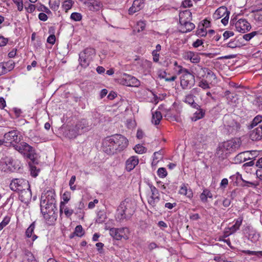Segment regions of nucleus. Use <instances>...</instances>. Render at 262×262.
Instances as JSON below:
<instances>
[{
    "mask_svg": "<svg viewBox=\"0 0 262 262\" xmlns=\"http://www.w3.org/2000/svg\"><path fill=\"white\" fill-rule=\"evenodd\" d=\"M241 143L237 139H232L220 143L216 151L219 158L224 159L230 154L235 151L240 147Z\"/></svg>",
    "mask_w": 262,
    "mask_h": 262,
    "instance_id": "f257e3e1",
    "label": "nucleus"
},
{
    "mask_svg": "<svg viewBox=\"0 0 262 262\" xmlns=\"http://www.w3.org/2000/svg\"><path fill=\"white\" fill-rule=\"evenodd\" d=\"M13 147L24 157L34 162L36 159V153L34 148L25 142H20L17 144H14Z\"/></svg>",
    "mask_w": 262,
    "mask_h": 262,
    "instance_id": "f03ea898",
    "label": "nucleus"
},
{
    "mask_svg": "<svg viewBox=\"0 0 262 262\" xmlns=\"http://www.w3.org/2000/svg\"><path fill=\"white\" fill-rule=\"evenodd\" d=\"M180 70L178 71L179 74H182L181 76V86L183 89H190L195 83L194 76L190 73L188 70L179 66Z\"/></svg>",
    "mask_w": 262,
    "mask_h": 262,
    "instance_id": "7ed1b4c3",
    "label": "nucleus"
},
{
    "mask_svg": "<svg viewBox=\"0 0 262 262\" xmlns=\"http://www.w3.org/2000/svg\"><path fill=\"white\" fill-rule=\"evenodd\" d=\"M55 193L53 190H49L43 193L41 196L40 208H55Z\"/></svg>",
    "mask_w": 262,
    "mask_h": 262,
    "instance_id": "20e7f679",
    "label": "nucleus"
},
{
    "mask_svg": "<svg viewBox=\"0 0 262 262\" xmlns=\"http://www.w3.org/2000/svg\"><path fill=\"white\" fill-rule=\"evenodd\" d=\"M95 54V50L91 48L85 49L79 54V64L83 68H86L90 63L92 55Z\"/></svg>",
    "mask_w": 262,
    "mask_h": 262,
    "instance_id": "39448f33",
    "label": "nucleus"
},
{
    "mask_svg": "<svg viewBox=\"0 0 262 262\" xmlns=\"http://www.w3.org/2000/svg\"><path fill=\"white\" fill-rule=\"evenodd\" d=\"M40 210L46 223L49 225L54 224L57 217L55 213L57 210L56 207H43L40 208Z\"/></svg>",
    "mask_w": 262,
    "mask_h": 262,
    "instance_id": "423d86ee",
    "label": "nucleus"
},
{
    "mask_svg": "<svg viewBox=\"0 0 262 262\" xmlns=\"http://www.w3.org/2000/svg\"><path fill=\"white\" fill-rule=\"evenodd\" d=\"M10 188L14 191L18 192L30 187L28 181L24 179H13L9 185Z\"/></svg>",
    "mask_w": 262,
    "mask_h": 262,
    "instance_id": "0eeeda50",
    "label": "nucleus"
},
{
    "mask_svg": "<svg viewBox=\"0 0 262 262\" xmlns=\"http://www.w3.org/2000/svg\"><path fill=\"white\" fill-rule=\"evenodd\" d=\"M4 138L5 143H10L12 146L14 144L19 143L22 140V136L17 130H12L5 133Z\"/></svg>",
    "mask_w": 262,
    "mask_h": 262,
    "instance_id": "6e6552de",
    "label": "nucleus"
},
{
    "mask_svg": "<svg viewBox=\"0 0 262 262\" xmlns=\"http://www.w3.org/2000/svg\"><path fill=\"white\" fill-rule=\"evenodd\" d=\"M224 125L229 134H233L240 128V124L229 116L224 118Z\"/></svg>",
    "mask_w": 262,
    "mask_h": 262,
    "instance_id": "1a4fd4ad",
    "label": "nucleus"
},
{
    "mask_svg": "<svg viewBox=\"0 0 262 262\" xmlns=\"http://www.w3.org/2000/svg\"><path fill=\"white\" fill-rule=\"evenodd\" d=\"M113 140L118 151H122L126 148L128 145L127 139L121 135L116 134L113 136Z\"/></svg>",
    "mask_w": 262,
    "mask_h": 262,
    "instance_id": "9d476101",
    "label": "nucleus"
},
{
    "mask_svg": "<svg viewBox=\"0 0 262 262\" xmlns=\"http://www.w3.org/2000/svg\"><path fill=\"white\" fill-rule=\"evenodd\" d=\"M120 83L127 86L138 87L140 82L136 77L128 74H124L120 79Z\"/></svg>",
    "mask_w": 262,
    "mask_h": 262,
    "instance_id": "9b49d317",
    "label": "nucleus"
},
{
    "mask_svg": "<svg viewBox=\"0 0 262 262\" xmlns=\"http://www.w3.org/2000/svg\"><path fill=\"white\" fill-rule=\"evenodd\" d=\"M113 142V136L109 138H107L103 143V151L108 155H113L117 151V147L115 146Z\"/></svg>",
    "mask_w": 262,
    "mask_h": 262,
    "instance_id": "f8f14e48",
    "label": "nucleus"
},
{
    "mask_svg": "<svg viewBox=\"0 0 262 262\" xmlns=\"http://www.w3.org/2000/svg\"><path fill=\"white\" fill-rule=\"evenodd\" d=\"M118 208L124 210L125 212H126L128 216L133 215L135 212V208L133 203L129 200L127 199L122 201Z\"/></svg>",
    "mask_w": 262,
    "mask_h": 262,
    "instance_id": "ddd939ff",
    "label": "nucleus"
},
{
    "mask_svg": "<svg viewBox=\"0 0 262 262\" xmlns=\"http://www.w3.org/2000/svg\"><path fill=\"white\" fill-rule=\"evenodd\" d=\"M235 27L237 31L241 33H245L251 29L250 24L245 19H239L235 24Z\"/></svg>",
    "mask_w": 262,
    "mask_h": 262,
    "instance_id": "4468645a",
    "label": "nucleus"
},
{
    "mask_svg": "<svg viewBox=\"0 0 262 262\" xmlns=\"http://www.w3.org/2000/svg\"><path fill=\"white\" fill-rule=\"evenodd\" d=\"M244 233L248 239L250 240L252 243H256L259 239V233L250 226H247L245 228Z\"/></svg>",
    "mask_w": 262,
    "mask_h": 262,
    "instance_id": "2eb2a0df",
    "label": "nucleus"
},
{
    "mask_svg": "<svg viewBox=\"0 0 262 262\" xmlns=\"http://www.w3.org/2000/svg\"><path fill=\"white\" fill-rule=\"evenodd\" d=\"M125 230H127V228H111L110 229V234L114 239L116 240H120L125 235Z\"/></svg>",
    "mask_w": 262,
    "mask_h": 262,
    "instance_id": "dca6fc26",
    "label": "nucleus"
},
{
    "mask_svg": "<svg viewBox=\"0 0 262 262\" xmlns=\"http://www.w3.org/2000/svg\"><path fill=\"white\" fill-rule=\"evenodd\" d=\"M199 68L201 70V72H202L200 76H205L206 80L210 83L216 80V75L210 69L201 67H199Z\"/></svg>",
    "mask_w": 262,
    "mask_h": 262,
    "instance_id": "f3484780",
    "label": "nucleus"
},
{
    "mask_svg": "<svg viewBox=\"0 0 262 262\" xmlns=\"http://www.w3.org/2000/svg\"><path fill=\"white\" fill-rule=\"evenodd\" d=\"M75 128L78 130L80 134L90 130L91 128V125L89 124L88 121L85 119H81L78 121Z\"/></svg>",
    "mask_w": 262,
    "mask_h": 262,
    "instance_id": "a211bd4d",
    "label": "nucleus"
},
{
    "mask_svg": "<svg viewBox=\"0 0 262 262\" xmlns=\"http://www.w3.org/2000/svg\"><path fill=\"white\" fill-rule=\"evenodd\" d=\"M200 54L192 51H187L184 53L183 57L185 60H189L192 63H198L200 61Z\"/></svg>",
    "mask_w": 262,
    "mask_h": 262,
    "instance_id": "6ab92c4d",
    "label": "nucleus"
},
{
    "mask_svg": "<svg viewBox=\"0 0 262 262\" xmlns=\"http://www.w3.org/2000/svg\"><path fill=\"white\" fill-rule=\"evenodd\" d=\"M249 137L252 141H259L262 139V124L251 130L249 132Z\"/></svg>",
    "mask_w": 262,
    "mask_h": 262,
    "instance_id": "aec40b11",
    "label": "nucleus"
},
{
    "mask_svg": "<svg viewBox=\"0 0 262 262\" xmlns=\"http://www.w3.org/2000/svg\"><path fill=\"white\" fill-rule=\"evenodd\" d=\"M147 201L149 205H150L155 210H160L164 204L163 201H162V203H159L160 198L159 196H150L148 197Z\"/></svg>",
    "mask_w": 262,
    "mask_h": 262,
    "instance_id": "412c9836",
    "label": "nucleus"
},
{
    "mask_svg": "<svg viewBox=\"0 0 262 262\" xmlns=\"http://www.w3.org/2000/svg\"><path fill=\"white\" fill-rule=\"evenodd\" d=\"M253 152L255 153V151L251 150L241 152L236 156L235 157V161L236 163H241L247 160H250L252 159V158L248 156L247 154H252Z\"/></svg>",
    "mask_w": 262,
    "mask_h": 262,
    "instance_id": "4be33fe9",
    "label": "nucleus"
},
{
    "mask_svg": "<svg viewBox=\"0 0 262 262\" xmlns=\"http://www.w3.org/2000/svg\"><path fill=\"white\" fill-rule=\"evenodd\" d=\"M195 28V25L190 21L180 23L179 31L182 33H187L191 31Z\"/></svg>",
    "mask_w": 262,
    "mask_h": 262,
    "instance_id": "5701e85b",
    "label": "nucleus"
},
{
    "mask_svg": "<svg viewBox=\"0 0 262 262\" xmlns=\"http://www.w3.org/2000/svg\"><path fill=\"white\" fill-rule=\"evenodd\" d=\"M143 7V0H135L132 6L128 10V13L129 14H133L135 12L140 11Z\"/></svg>",
    "mask_w": 262,
    "mask_h": 262,
    "instance_id": "b1692460",
    "label": "nucleus"
},
{
    "mask_svg": "<svg viewBox=\"0 0 262 262\" xmlns=\"http://www.w3.org/2000/svg\"><path fill=\"white\" fill-rule=\"evenodd\" d=\"M18 192L19 193V200L22 202L26 203L31 198L32 193L30 189V187L26 189H25V190L23 189L22 190H20L18 191Z\"/></svg>",
    "mask_w": 262,
    "mask_h": 262,
    "instance_id": "393cba45",
    "label": "nucleus"
},
{
    "mask_svg": "<svg viewBox=\"0 0 262 262\" xmlns=\"http://www.w3.org/2000/svg\"><path fill=\"white\" fill-rule=\"evenodd\" d=\"M139 163V159L137 156H132L126 161V169L127 171L133 170Z\"/></svg>",
    "mask_w": 262,
    "mask_h": 262,
    "instance_id": "a878e982",
    "label": "nucleus"
},
{
    "mask_svg": "<svg viewBox=\"0 0 262 262\" xmlns=\"http://www.w3.org/2000/svg\"><path fill=\"white\" fill-rule=\"evenodd\" d=\"M179 23L190 21L192 19L191 12L189 10L180 12L179 13Z\"/></svg>",
    "mask_w": 262,
    "mask_h": 262,
    "instance_id": "bb28decb",
    "label": "nucleus"
},
{
    "mask_svg": "<svg viewBox=\"0 0 262 262\" xmlns=\"http://www.w3.org/2000/svg\"><path fill=\"white\" fill-rule=\"evenodd\" d=\"M126 213V212H125L124 210L118 208L116 216V220L120 222L129 220L132 215L128 216Z\"/></svg>",
    "mask_w": 262,
    "mask_h": 262,
    "instance_id": "cd10ccee",
    "label": "nucleus"
},
{
    "mask_svg": "<svg viewBox=\"0 0 262 262\" xmlns=\"http://www.w3.org/2000/svg\"><path fill=\"white\" fill-rule=\"evenodd\" d=\"M88 6L90 10L93 11H99L103 6L102 4L96 0H91L88 3Z\"/></svg>",
    "mask_w": 262,
    "mask_h": 262,
    "instance_id": "c85d7f7f",
    "label": "nucleus"
},
{
    "mask_svg": "<svg viewBox=\"0 0 262 262\" xmlns=\"http://www.w3.org/2000/svg\"><path fill=\"white\" fill-rule=\"evenodd\" d=\"M64 211V213L67 217H70L74 213V211L72 209H69L66 206L64 202H60V214H61Z\"/></svg>",
    "mask_w": 262,
    "mask_h": 262,
    "instance_id": "c756f323",
    "label": "nucleus"
},
{
    "mask_svg": "<svg viewBox=\"0 0 262 262\" xmlns=\"http://www.w3.org/2000/svg\"><path fill=\"white\" fill-rule=\"evenodd\" d=\"M184 102L189 104L193 108H199V105L194 102V96L192 94H188L185 96Z\"/></svg>",
    "mask_w": 262,
    "mask_h": 262,
    "instance_id": "7c9ffc66",
    "label": "nucleus"
},
{
    "mask_svg": "<svg viewBox=\"0 0 262 262\" xmlns=\"http://www.w3.org/2000/svg\"><path fill=\"white\" fill-rule=\"evenodd\" d=\"M162 118V116L160 111H156L152 113L151 122L155 125H158Z\"/></svg>",
    "mask_w": 262,
    "mask_h": 262,
    "instance_id": "2f4dec72",
    "label": "nucleus"
},
{
    "mask_svg": "<svg viewBox=\"0 0 262 262\" xmlns=\"http://www.w3.org/2000/svg\"><path fill=\"white\" fill-rule=\"evenodd\" d=\"M179 193L185 195L188 198H191L193 196V192L191 189H187V187L184 184L180 188Z\"/></svg>",
    "mask_w": 262,
    "mask_h": 262,
    "instance_id": "473e14b6",
    "label": "nucleus"
},
{
    "mask_svg": "<svg viewBox=\"0 0 262 262\" xmlns=\"http://www.w3.org/2000/svg\"><path fill=\"white\" fill-rule=\"evenodd\" d=\"M197 110L194 113L193 116L192 117V120L194 121H196L199 119L203 118L205 114V111L203 109L201 108L200 106L199 105V108H195Z\"/></svg>",
    "mask_w": 262,
    "mask_h": 262,
    "instance_id": "72a5a7b5",
    "label": "nucleus"
},
{
    "mask_svg": "<svg viewBox=\"0 0 262 262\" xmlns=\"http://www.w3.org/2000/svg\"><path fill=\"white\" fill-rule=\"evenodd\" d=\"M78 135H80V134L75 128V126L73 128H70L66 132V136L70 139L75 138Z\"/></svg>",
    "mask_w": 262,
    "mask_h": 262,
    "instance_id": "f704fd0d",
    "label": "nucleus"
},
{
    "mask_svg": "<svg viewBox=\"0 0 262 262\" xmlns=\"http://www.w3.org/2000/svg\"><path fill=\"white\" fill-rule=\"evenodd\" d=\"M229 13L227 11V9L225 6H222L219 8L215 12L214 15L216 16L217 18H220L225 14V13Z\"/></svg>",
    "mask_w": 262,
    "mask_h": 262,
    "instance_id": "c9c22d12",
    "label": "nucleus"
},
{
    "mask_svg": "<svg viewBox=\"0 0 262 262\" xmlns=\"http://www.w3.org/2000/svg\"><path fill=\"white\" fill-rule=\"evenodd\" d=\"M230 179L231 180L233 184L236 186L238 185L239 180H241L242 181L243 180L242 175L238 172L230 176Z\"/></svg>",
    "mask_w": 262,
    "mask_h": 262,
    "instance_id": "e433bc0d",
    "label": "nucleus"
},
{
    "mask_svg": "<svg viewBox=\"0 0 262 262\" xmlns=\"http://www.w3.org/2000/svg\"><path fill=\"white\" fill-rule=\"evenodd\" d=\"M262 121V116H256L252 121L250 124L248 126L249 128H252L256 126L259 123Z\"/></svg>",
    "mask_w": 262,
    "mask_h": 262,
    "instance_id": "4c0bfd02",
    "label": "nucleus"
},
{
    "mask_svg": "<svg viewBox=\"0 0 262 262\" xmlns=\"http://www.w3.org/2000/svg\"><path fill=\"white\" fill-rule=\"evenodd\" d=\"M35 228V223L33 222L30 226L27 229L26 231V236L27 237H31L32 235V233L34 232V229Z\"/></svg>",
    "mask_w": 262,
    "mask_h": 262,
    "instance_id": "58836bf2",
    "label": "nucleus"
},
{
    "mask_svg": "<svg viewBox=\"0 0 262 262\" xmlns=\"http://www.w3.org/2000/svg\"><path fill=\"white\" fill-rule=\"evenodd\" d=\"M84 233V232L81 225H78L75 227L74 234H75L76 236L81 237L83 235Z\"/></svg>",
    "mask_w": 262,
    "mask_h": 262,
    "instance_id": "ea45409f",
    "label": "nucleus"
},
{
    "mask_svg": "<svg viewBox=\"0 0 262 262\" xmlns=\"http://www.w3.org/2000/svg\"><path fill=\"white\" fill-rule=\"evenodd\" d=\"M36 9L38 11L44 12L46 14H50L51 13V11L50 10V9L42 4H39V5H37Z\"/></svg>",
    "mask_w": 262,
    "mask_h": 262,
    "instance_id": "a19ab883",
    "label": "nucleus"
},
{
    "mask_svg": "<svg viewBox=\"0 0 262 262\" xmlns=\"http://www.w3.org/2000/svg\"><path fill=\"white\" fill-rule=\"evenodd\" d=\"M134 149L135 152L139 154L145 153L146 151V148L140 144L136 145Z\"/></svg>",
    "mask_w": 262,
    "mask_h": 262,
    "instance_id": "79ce46f5",
    "label": "nucleus"
},
{
    "mask_svg": "<svg viewBox=\"0 0 262 262\" xmlns=\"http://www.w3.org/2000/svg\"><path fill=\"white\" fill-rule=\"evenodd\" d=\"M73 4V2L71 0L65 1L62 4V8L67 12L72 8Z\"/></svg>",
    "mask_w": 262,
    "mask_h": 262,
    "instance_id": "37998d69",
    "label": "nucleus"
},
{
    "mask_svg": "<svg viewBox=\"0 0 262 262\" xmlns=\"http://www.w3.org/2000/svg\"><path fill=\"white\" fill-rule=\"evenodd\" d=\"M244 253L249 255H255L258 257L262 256V251H253L250 250H244L243 252Z\"/></svg>",
    "mask_w": 262,
    "mask_h": 262,
    "instance_id": "c03bdc74",
    "label": "nucleus"
},
{
    "mask_svg": "<svg viewBox=\"0 0 262 262\" xmlns=\"http://www.w3.org/2000/svg\"><path fill=\"white\" fill-rule=\"evenodd\" d=\"M226 46L228 48L233 49L236 47H239L240 43L237 40H236V39H234L233 40L230 41L229 43H228Z\"/></svg>",
    "mask_w": 262,
    "mask_h": 262,
    "instance_id": "a18cd8bd",
    "label": "nucleus"
},
{
    "mask_svg": "<svg viewBox=\"0 0 262 262\" xmlns=\"http://www.w3.org/2000/svg\"><path fill=\"white\" fill-rule=\"evenodd\" d=\"M4 66L6 67V70L7 73L12 70L14 68V62L11 61H9L7 62H4Z\"/></svg>",
    "mask_w": 262,
    "mask_h": 262,
    "instance_id": "49530a36",
    "label": "nucleus"
},
{
    "mask_svg": "<svg viewBox=\"0 0 262 262\" xmlns=\"http://www.w3.org/2000/svg\"><path fill=\"white\" fill-rule=\"evenodd\" d=\"M70 18L74 21H78L81 20L82 15L79 13L74 12L71 14Z\"/></svg>",
    "mask_w": 262,
    "mask_h": 262,
    "instance_id": "de8ad7c7",
    "label": "nucleus"
},
{
    "mask_svg": "<svg viewBox=\"0 0 262 262\" xmlns=\"http://www.w3.org/2000/svg\"><path fill=\"white\" fill-rule=\"evenodd\" d=\"M10 218L9 216H5L2 222L0 223V231L6 226L10 222Z\"/></svg>",
    "mask_w": 262,
    "mask_h": 262,
    "instance_id": "09e8293b",
    "label": "nucleus"
},
{
    "mask_svg": "<svg viewBox=\"0 0 262 262\" xmlns=\"http://www.w3.org/2000/svg\"><path fill=\"white\" fill-rule=\"evenodd\" d=\"M157 173L159 177L162 178H165L167 174L166 169L163 167L159 168L157 171Z\"/></svg>",
    "mask_w": 262,
    "mask_h": 262,
    "instance_id": "8fccbe9b",
    "label": "nucleus"
},
{
    "mask_svg": "<svg viewBox=\"0 0 262 262\" xmlns=\"http://www.w3.org/2000/svg\"><path fill=\"white\" fill-rule=\"evenodd\" d=\"M209 83L207 80H204L202 79L201 81H200L199 83V86L202 89L206 90L210 88V86L209 85Z\"/></svg>",
    "mask_w": 262,
    "mask_h": 262,
    "instance_id": "3c124183",
    "label": "nucleus"
},
{
    "mask_svg": "<svg viewBox=\"0 0 262 262\" xmlns=\"http://www.w3.org/2000/svg\"><path fill=\"white\" fill-rule=\"evenodd\" d=\"M207 32L206 28L202 27L201 28H198L196 31V35L201 37L205 36L207 35Z\"/></svg>",
    "mask_w": 262,
    "mask_h": 262,
    "instance_id": "603ef678",
    "label": "nucleus"
},
{
    "mask_svg": "<svg viewBox=\"0 0 262 262\" xmlns=\"http://www.w3.org/2000/svg\"><path fill=\"white\" fill-rule=\"evenodd\" d=\"M105 215L102 212H99L97 214L96 222L98 223H102L105 221Z\"/></svg>",
    "mask_w": 262,
    "mask_h": 262,
    "instance_id": "864d4df0",
    "label": "nucleus"
},
{
    "mask_svg": "<svg viewBox=\"0 0 262 262\" xmlns=\"http://www.w3.org/2000/svg\"><path fill=\"white\" fill-rule=\"evenodd\" d=\"M62 200L63 201L62 202H64L65 204L67 203L71 198V193L69 191H66L64 192V193L62 195Z\"/></svg>",
    "mask_w": 262,
    "mask_h": 262,
    "instance_id": "5fc2aeb1",
    "label": "nucleus"
},
{
    "mask_svg": "<svg viewBox=\"0 0 262 262\" xmlns=\"http://www.w3.org/2000/svg\"><path fill=\"white\" fill-rule=\"evenodd\" d=\"M257 34V32L253 31L250 33L246 34L243 35V38L247 41L250 40L252 38H253L256 34Z\"/></svg>",
    "mask_w": 262,
    "mask_h": 262,
    "instance_id": "6e6d98bb",
    "label": "nucleus"
},
{
    "mask_svg": "<svg viewBox=\"0 0 262 262\" xmlns=\"http://www.w3.org/2000/svg\"><path fill=\"white\" fill-rule=\"evenodd\" d=\"M242 181L243 183H244V184H242L241 186L243 187H250V186H253V187H256L257 185H258V183H255L253 182H251L249 181H247L245 180H242Z\"/></svg>",
    "mask_w": 262,
    "mask_h": 262,
    "instance_id": "4d7b16f0",
    "label": "nucleus"
},
{
    "mask_svg": "<svg viewBox=\"0 0 262 262\" xmlns=\"http://www.w3.org/2000/svg\"><path fill=\"white\" fill-rule=\"evenodd\" d=\"M31 175L33 177H36L38 176L39 169H37L35 166H30Z\"/></svg>",
    "mask_w": 262,
    "mask_h": 262,
    "instance_id": "13d9d810",
    "label": "nucleus"
},
{
    "mask_svg": "<svg viewBox=\"0 0 262 262\" xmlns=\"http://www.w3.org/2000/svg\"><path fill=\"white\" fill-rule=\"evenodd\" d=\"M36 8V6L31 4H29L28 7H25L27 12L30 13L33 12Z\"/></svg>",
    "mask_w": 262,
    "mask_h": 262,
    "instance_id": "bf43d9fd",
    "label": "nucleus"
},
{
    "mask_svg": "<svg viewBox=\"0 0 262 262\" xmlns=\"http://www.w3.org/2000/svg\"><path fill=\"white\" fill-rule=\"evenodd\" d=\"M146 24L144 21L140 20L137 23L138 31H142L145 29Z\"/></svg>",
    "mask_w": 262,
    "mask_h": 262,
    "instance_id": "052dcab7",
    "label": "nucleus"
},
{
    "mask_svg": "<svg viewBox=\"0 0 262 262\" xmlns=\"http://www.w3.org/2000/svg\"><path fill=\"white\" fill-rule=\"evenodd\" d=\"M234 35V33L232 31H226L223 33V37L224 40L227 39L229 37L233 36Z\"/></svg>",
    "mask_w": 262,
    "mask_h": 262,
    "instance_id": "680f3d73",
    "label": "nucleus"
},
{
    "mask_svg": "<svg viewBox=\"0 0 262 262\" xmlns=\"http://www.w3.org/2000/svg\"><path fill=\"white\" fill-rule=\"evenodd\" d=\"M50 7L52 10H57L59 6V1H54L53 3H50Z\"/></svg>",
    "mask_w": 262,
    "mask_h": 262,
    "instance_id": "e2e57ef3",
    "label": "nucleus"
},
{
    "mask_svg": "<svg viewBox=\"0 0 262 262\" xmlns=\"http://www.w3.org/2000/svg\"><path fill=\"white\" fill-rule=\"evenodd\" d=\"M56 40V37L54 35H50L47 38V42L51 45H54Z\"/></svg>",
    "mask_w": 262,
    "mask_h": 262,
    "instance_id": "0e129e2a",
    "label": "nucleus"
},
{
    "mask_svg": "<svg viewBox=\"0 0 262 262\" xmlns=\"http://www.w3.org/2000/svg\"><path fill=\"white\" fill-rule=\"evenodd\" d=\"M150 190H151V195L150 196H158L157 194H159V192H158V190H157V189L155 186H152V185H151L150 186Z\"/></svg>",
    "mask_w": 262,
    "mask_h": 262,
    "instance_id": "69168bd1",
    "label": "nucleus"
},
{
    "mask_svg": "<svg viewBox=\"0 0 262 262\" xmlns=\"http://www.w3.org/2000/svg\"><path fill=\"white\" fill-rule=\"evenodd\" d=\"M184 8L190 7L192 6V3L191 0H184L182 4Z\"/></svg>",
    "mask_w": 262,
    "mask_h": 262,
    "instance_id": "338daca9",
    "label": "nucleus"
},
{
    "mask_svg": "<svg viewBox=\"0 0 262 262\" xmlns=\"http://www.w3.org/2000/svg\"><path fill=\"white\" fill-rule=\"evenodd\" d=\"M38 18L40 20L45 21L48 19V17L46 13L41 12L39 14Z\"/></svg>",
    "mask_w": 262,
    "mask_h": 262,
    "instance_id": "774afa93",
    "label": "nucleus"
}]
</instances>
